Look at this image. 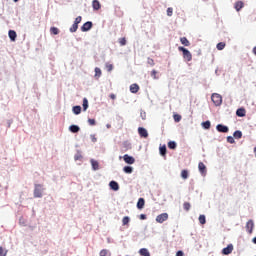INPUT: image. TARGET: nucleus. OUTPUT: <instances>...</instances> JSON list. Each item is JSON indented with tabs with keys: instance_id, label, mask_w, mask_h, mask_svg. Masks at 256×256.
<instances>
[{
	"instance_id": "obj_43",
	"label": "nucleus",
	"mask_w": 256,
	"mask_h": 256,
	"mask_svg": "<svg viewBox=\"0 0 256 256\" xmlns=\"http://www.w3.org/2000/svg\"><path fill=\"white\" fill-rule=\"evenodd\" d=\"M227 142L233 144V143H235V138H233V136H228Z\"/></svg>"
},
{
	"instance_id": "obj_24",
	"label": "nucleus",
	"mask_w": 256,
	"mask_h": 256,
	"mask_svg": "<svg viewBox=\"0 0 256 256\" xmlns=\"http://www.w3.org/2000/svg\"><path fill=\"white\" fill-rule=\"evenodd\" d=\"M89 109V100L87 98L83 99V111H87Z\"/></svg>"
},
{
	"instance_id": "obj_11",
	"label": "nucleus",
	"mask_w": 256,
	"mask_h": 256,
	"mask_svg": "<svg viewBox=\"0 0 256 256\" xmlns=\"http://www.w3.org/2000/svg\"><path fill=\"white\" fill-rule=\"evenodd\" d=\"M255 227V223H253V220H249L246 223V229L248 231V233H253V228Z\"/></svg>"
},
{
	"instance_id": "obj_41",
	"label": "nucleus",
	"mask_w": 256,
	"mask_h": 256,
	"mask_svg": "<svg viewBox=\"0 0 256 256\" xmlns=\"http://www.w3.org/2000/svg\"><path fill=\"white\" fill-rule=\"evenodd\" d=\"M173 117H174V121H175L176 123H179V121H181V115L175 114Z\"/></svg>"
},
{
	"instance_id": "obj_25",
	"label": "nucleus",
	"mask_w": 256,
	"mask_h": 256,
	"mask_svg": "<svg viewBox=\"0 0 256 256\" xmlns=\"http://www.w3.org/2000/svg\"><path fill=\"white\" fill-rule=\"evenodd\" d=\"M159 151H160V155H162L163 157H165V155H167V147L166 146H161Z\"/></svg>"
},
{
	"instance_id": "obj_3",
	"label": "nucleus",
	"mask_w": 256,
	"mask_h": 256,
	"mask_svg": "<svg viewBox=\"0 0 256 256\" xmlns=\"http://www.w3.org/2000/svg\"><path fill=\"white\" fill-rule=\"evenodd\" d=\"M34 197L36 199H40L43 197V185L41 184H36L34 188Z\"/></svg>"
},
{
	"instance_id": "obj_17",
	"label": "nucleus",
	"mask_w": 256,
	"mask_h": 256,
	"mask_svg": "<svg viewBox=\"0 0 256 256\" xmlns=\"http://www.w3.org/2000/svg\"><path fill=\"white\" fill-rule=\"evenodd\" d=\"M69 131H71V133H79V131H81V128H79V126L77 125H71L69 127Z\"/></svg>"
},
{
	"instance_id": "obj_15",
	"label": "nucleus",
	"mask_w": 256,
	"mask_h": 256,
	"mask_svg": "<svg viewBox=\"0 0 256 256\" xmlns=\"http://www.w3.org/2000/svg\"><path fill=\"white\" fill-rule=\"evenodd\" d=\"M180 42L182 45H184V47H189V45H191V42H189L187 37H181Z\"/></svg>"
},
{
	"instance_id": "obj_51",
	"label": "nucleus",
	"mask_w": 256,
	"mask_h": 256,
	"mask_svg": "<svg viewBox=\"0 0 256 256\" xmlns=\"http://www.w3.org/2000/svg\"><path fill=\"white\" fill-rule=\"evenodd\" d=\"M89 125H95V119H88Z\"/></svg>"
},
{
	"instance_id": "obj_56",
	"label": "nucleus",
	"mask_w": 256,
	"mask_h": 256,
	"mask_svg": "<svg viewBox=\"0 0 256 256\" xmlns=\"http://www.w3.org/2000/svg\"><path fill=\"white\" fill-rule=\"evenodd\" d=\"M17 1H19V0H14L15 3H17Z\"/></svg>"
},
{
	"instance_id": "obj_38",
	"label": "nucleus",
	"mask_w": 256,
	"mask_h": 256,
	"mask_svg": "<svg viewBox=\"0 0 256 256\" xmlns=\"http://www.w3.org/2000/svg\"><path fill=\"white\" fill-rule=\"evenodd\" d=\"M204 129H211V122L210 121H206L202 123Z\"/></svg>"
},
{
	"instance_id": "obj_57",
	"label": "nucleus",
	"mask_w": 256,
	"mask_h": 256,
	"mask_svg": "<svg viewBox=\"0 0 256 256\" xmlns=\"http://www.w3.org/2000/svg\"><path fill=\"white\" fill-rule=\"evenodd\" d=\"M0 189H1V184H0Z\"/></svg>"
},
{
	"instance_id": "obj_35",
	"label": "nucleus",
	"mask_w": 256,
	"mask_h": 256,
	"mask_svg": "<svg viewBox=\"0 0 256 256\" xmlns=\"http://www.w3.org/2000/svg\"><path fill=\"white\" fill-rule=\"evenodd\" d=\"M129 221H131V219L129 218V216H125L122 219V225H129Z\"/></svg>"
},
{
	"instance_id": "obj_29",
	"label": "nucleus",
	"mask_w": 256,
	"mask_h": 256,
	"mask_svg": "<svg viewBox=\"0 0 256 256\" xmlns=\"http://www.w3.org/2000/svg\"><path fill=\"white\" fill-rule=\"evenodd\" d=\"M225 45V42H219L216 47L218 51H223L225 49Z\"/></svg>"
},
{
	"instance_id": "obj_36",
	"label": "nucleus",
	"mask_w": 256,
	"mask_h": 256,
	"mask_svg": "<svg viewBox=\"0 0 256 256\" xmlns=\"http://www.w3.org/2000/svg\"><path fill=\"white\" fill-rule=\"evenodd\" d=\"M95 77L96 79H99V77H101V68H95Z\"/></svg>"
},
{
	"instance_id": "obj_2",
	"label": "nucleus",
	"mask_w": 256,
	"mask_h": 256,
	"mask_svg": "<svg viewBox=\"0 0 256 256\" xmlns=\"http://www.w3.org/2000/svg\"><path fill=\"white\" fill-rule=\"evenodd\" d=\"M211 100L216 107H219V105L223 103V97L221 96V94L213 93L211 96Z\"/></svg>"
},
{
	"instance_id": "obj_34",
	"label": "nucleus",
	"mask_w": 256,
	"mask_h": 256,
	"mask_svg": "<svg viewBox=\"0 0 256 256\" xmlns=\"http://www.w3.org/2000/svg\"><path fill=\"white\" fill-rule=\"evenodd\" d=\"M168 147L169 149H177V143H175V141H170Z\"/></svg>"
},
{
	"instance_id": "obj_53",
	"label": "nucleus",
	"mask_w": 256,
	"mask_h": 256,
	"mask_svg": "<svg viewBox=\"0 0 256 256\" xmlns=\"http://www.w3.org/2000/svg\"><path fill=\"white\" fill-rule=\"evenodd\" d=\"M110 99H112V100H115V99H117V96L115 95V94H110Z\"/></svg>"
},
{
	"instance_id": "obj_18",
	"label": "nucleus",
	"mask_w": 256,
	"mask_h": 256,
	"mask_svg": "<svg viewBox=\"0 0 256 256\" xmlns=\"http://www.w3.org/2000/svg\"><path fill=\"white\" fill-rule=\"evenodd\" d=\"M145 207V199L139 198L137 202V209H143Z\"/></svg>"
},
{
	"instance_id": "obj_42",
	"label": "nucleus",
	"mask_w": 256,
	"mask_h": 256,
	"mask_svg": "<svg viewBox=\"0 0 256 256\" xmlns=\"http://www.w3.org/2000/svg\"><path fill=\"white\" fill-rule=\"evenodd\" d=\"M82 19L83 18L81 16L76 17L74 24L79 25V23H81Z\"/></svg>"
},
{
	"instance_id": "obj_8",
	"label": "nucleus",
	"mask_w": 256,
	"mask_h": 256,
	"mask_svg": "<svg viewBox=\"0 0 256 256\" xmlns=\"http://www.w3.org/2000/svg\"><path fill=\"white\" fill-rule=\"evenodd\" d=\"M138 133H139L140 137H143L144 139H147L149 137V133L147 132V129H145L143 127L138 128Z\"/></svg>"
},
{
	"instance_id": "obj_27",
	"label": "nucleus",
	"mask_w": 256,
	"mask_h": 256,
	"mask_svg": "<svg viewBox=\"0 0 256 256\" xmlns=\"http://www.w3.org/2000/svg\"><path fill=\"white\" fill-rule=\"evenodd\" d=\"M123 171H124V173L131 174V173H133V167H131V166H125V167L123 168Z\"/></svg>"
},
{
	"instance_id": "obj_4",
	"label": "nucleus",
	"mask_w": 256,
	"mask_h": 256,
	"mask_svg": "<svg viewBox=\"0 0 256 256\" xmlns=\"http://www.w3.org/2000/svg\"><path fill=\"white\" fill-rule=\"evenodd\" d=\"M167 219H169V214H167V213H162V214H159V215L156 217V222H157V223H165V221H167Z\"/></svg>"
},
{
	"instance_id": "obj_33",
	"label": "nucleus",
	"mask_w": 256,
	"mask_h": 256,
	"mask_svg": "<svg viewBox=\"0 0 256 256\" xmlns=\"http://www.w3.org/2000/svg\"><path fill=\"white\" fill-rule=\"evenodd\" d=\"M77 29H79V25L77 24H73L71 27H70V33H76Z\"/></svg>"
},
{
	"instance_id": "obj_5",
	"label": "nucleus",
	"mask_w": 256,
	"mask_h": 256,
	"mask_svg": "<svg viewBox=\"0 0 256 256\" xmlns=\"http://www.w3.org/2000/svg\"><path fill=\"white\" fill-rule=\"evenodd\" d=\"M93 27V22L88 21L86 23H84L81 27V31H83L84 33L87 31H90Z\"/></svg>"
},
{
	"instance_id": "obj_19",
	"label": "nucleus",
	"mask_w": 256,
	"mask_h": 256,
	"mask_svg": "<svg viewBox=\"0 0 256 256\" xmlns=\"http://www.w3.org/2000/svg\"><path fill=\"white\" fill-rule=\"evenodd\" d=\"M131 93H138L139 92V85L138 84H132L130 86Z\"/></svg>"
},
{
	"instance_id": "obj_52",
	"label": "nucleus",
	"mask_w": 256,
	"mask_h": 256,
	"mask_svg": "<svg viewBox=\"0 0 256 256\" xmlns=\"http://www.w3.org/2000/svg\"><path fill=\"white\" fill-rule=\"evenodd\" d=\"M140 219H141L142 221L145 220V219H147V215L141 214V215H140Z\"/></svg>"
},
{
	"instance_id": "obj_48",
	"label": "nucleus",
	"mask_w": 256,
	"mask_h": 256,
	"mask_svg": "<svg viewBox=\"0 0 256 256\" xmlns=\"http://www.w3.org/2000/svg\"><path fill=\"white\" fill-rule=\"evenodd\" d=\"M92 143H97V137L95 135L90 136Z\"/></svg>"
},
{
	"instance_id": "obj_23",
	"label": "nucleus",
	"mask_w": 256,
	"mask_h": 256,
	"mask_svg": "<svg viewBox=\"0 0 256 256\" xmlns=\"http://www.w3.org/2000/svg\"><path fill=\"white\" fill-rule=\"evenodd\" d=\"M233 137L234 139H241V137H243V132L237 130L234 132Z\"/></svg>"
},
{
	"instance_id": "obj_50",
	"label": "nucleus",
	"mask_w": 256,
	"mask_h": 256,
	"mask_svg": "<svg viewBox=\"0 0 256 256\" xmlns=\"http://www.w3.org/2000/svg\"><path fill=\"white\" fill-rule=\"evenodd\" d=\"M176 256H185V253H183V251L179 250L176 252Z\"/></svg>"
},
{
	"instance_id": "obj_14",
	"label": "nucleus",
	"mask_w": 256,
	"mask_h": 256,
	"mask_svg": "<svg viewBox=\"0 0 256 256\" xmlns=\"http://www.w3.org/2000/svg\"><path fill=\"white\" fill-rule=\"evenodd\" d=\"M243 7H245V4L243 3V1H237L234 5V8L236 9V11L242 10Z\"/></svg>"
},
{
	"instance_id": "obj_46",
	"label": "nucleus",
	"mask_w": 256,
	"mask_h": 256,
	"mask_svg": "<svg viewBox=\"0 0 256 256\" xmlns=\"http://www.w3.org/2000/svg\"><path fill=\"white\" fill-rule=\"evenodd\" d=\"M107 71H113V64H106Z\"/></svg>"
},
{
	"instance_id": "obj_39",
	"label": "nucleus",
	"mask_w": 256,
	"mask_h": 256,
	"mask_svg": "<svg viewBox=\"0 0 256 256\" xmlns=\"http://www.w3.org/2000/svg\"><path fill=\"white\" fill-rule=\"evenodd\" d=\"M183 207L185 211H189V209H191V203L184 202Z\"/></svg>"
},
{
	"instance_id": "obj_55",
	"label": "nucleus",
	"mask_w": 256,
	"mask_h": 256,
	"mask_svg": "<svg viewBox=\"0 0 256 256\" xmlns=\"http://www.w3.org/2000/svg\"><path fill=\"white\" fill-rule=\"evenodd\" d=\"M254 243L256 244V237L253 239Z\"/></svg>"
},
{
	"instance_id": "obj_32",
	"label": "nucleus",
	"mask_w": 256,
	"mask_h": 256,
	"mask_svg": "<svg viewBox=\"0 0 256 256\" xmlns=\"http://www.w3.org/2000/svg\"><path fill=\"white\" fill-rule=\"evenodd\" d=\"M73 113L75 115H79L81 113V106H74L73 107Z\"/></svg>"
},
{
	"instance_id": "obj_13",
	"label": "nucleus",
	"mask_w": 256,
	"mask_h": 256,
	"mask_svg": "<svg viewBox=\"0 0 256 256\" xmlns=\"http://www.w3.org/2000/svg\"><path fill=\"white\" fill-rule=\"evenodd\" d=\"M92 7L94 11H99V9H101V3L99 2V0H93Z\"/></svg>"
},
{
	"instance_id": "obj_28",
	"label": "nucleus",
	"mask_w": 256,
	"mask_h": 256,
	"mask_svg": "<svg viewBox=\"0 0 256 256\" xmlns=\"http://www.w3.org/2000/svg\"><path fill=\"white\" fill-rule=\"evenodd\" d=\"M50 33H51L52 35H59V28H57V27H51V28H50Z\"/></svg>"
},
{
	"instance_id": "obj_44",
	"label": "nucleus",
	"mask_w": 256,
	"mask_h": 256,
	"mask_svg": "<svg viewBox=\"0 0 256 256\" xmlns=\"http://www.w3.org/2000/svg\"><path fill=\"white\" fill-rule=\"evenodd\" d=\"M167 15H168V17H172L173 16V8H168L167 9Z\"/></svg>"
},
{
	"instance_id": "obj_22",
	"label": "nucleus",
	"mask_w": 256,
	"mask_h": 256,
	"mask_svg": "<svg viewBox=\"0 0 256 256\" xmlns=\"http://www.w3.org/2000/svg\"><path fill=\"white\" fill-rule=\"evenodd\" d=\"M139 253L142 256H151V253H149V250H147L146 248L140 249Z\"/></svg>"
},
{
	"instance_id": "obj_21",
	"label": "nucleus",
	"mask_w": 256,
	"mask_h": 256,
	"mask_svg": "<svg viewBox=\"0 0 256 256\" xmlns=\"http://www.w3.org/2000/svg\"><path fill=\"white\" fill-rule=\"evenodd\" d=\"M91 165H92V169L94 171H98V169H99V162L98 161L92 159L91 160Z\"/></svg>"
},
{
	"instance_id": "obj_12",
	"label": "nucleus",
	"mask_w": 256,
	"mask_h": 256,
	"mask_svg": "<svg viewBox=\"0 0 256 256\" xmlns=\"http://www.w3.org/2000/svg\"><path fill=\"white\" fill-rule=\"evenodd\" d=\"M109 187H110V189H112V191H119V183H117L115 181H111L109 183Z\"/></svg>"
},
{
	"instance_id": "obj_31",
	"label": "nucleus",
	"mask_w": 256,
	"mask_h": 256,
	"mask_svg": "<svg viewBox=\"0 0 256 256\" xmlns=\"http://www.w3.org/2000/svg\"><path fill=\"white\" fill-rule=\"evenodd\" d=\"M100 256H111V253H109V250L102 249L99 253Z\"/></svg>"
},
{
	"instance_id": "obj_37",
	"label": "nucleus",
	"mask_w": 256,
	"mask_h": 256,
	"mask_svg": "<svg viewBox=\"0 0 256 256\" xmlns=\"http://www.w3.org/2000/svg\"><path fill=\"white\" fill-rule=\"evenodd\" d=\"M119 44L121 45V47H125V45H127V39L120 38L119 39Z\"/></svg>"
},
{
	"instance_id": "obj_49",
	"label": "nucleus",
	"mask_w": 256,
	"mask_h": 256,
	"mask_svg": "<svg viewBox=\"0 0 256 256\" xmlns=\"http://www.w3.org/2000/svg\"><path fill=\"white\" fill-rule=\"evenodd\" d=\"M83 156H81V154H76L75 156H74V159H75V161H79V159H81Z\"/></svg>"
},
{
	"instance_id": "obj_9",
	"label": "nucleus",
	"mask_w": 256,
	"mask_h": 256,
	"mask_svg": "<svg viewBox=\"0 0 256 256\" xmlns=\"http://www.w3.org/2000/svg\"><path fill=\"white\" fill-rule=\"evenodd\" d=\"M198 169H199L201 175L207 174V166H205V164L203 162H199Z\"/></svg>"
},
{
	"instance_id": "obj_45",
	"label": "nucleus",
	"mask_w": 256,
	"mask_h": 256,
	"mask_svg": "<svg viewBox=\"0 0 256 256\" xmlns=\"http://www.w3.org/2000/svg\"><path fill=\"white\" fill-rule=\"evenodd\" d=\"M148 65H151V67H153L155 65V60H153L152 58H148Z\"/></svg>"
},
{
	"instance_id": "obj_10",
	"label": "nucleus",
	"mask_w": 256,
	"mask_h": 256,
	"mask_svg": "<svg viewBox=\"0 0 256 256\" xmlns=\"http://www.w3.org/2000/svg\"><path fill=\"white\" fill-rule=\"evenodd\" d=\"M223 255H231L233 253V245L229 244L226 248L222 250Z\"/></svg>"
},
{
	"instance_id": "obj_30",
	"label": "nucleus",
	"mask_w": 256,
	"mask_h": 256,
	"mask_svg": "<svg viewBox=\"0 0 256 256\" xmlns=\"http://www.w3.org/2000/svg\"><path fill=\"white\" fill-rule=\"evenodd\" d=\"M181 177H182V179H188L189 178V171L182 170L181 171Z\"/></svg>"
},
{
	"instance_id": "obj_54",
	"label": "nucleus",
	"mask_w": 256,
	"mask_h": 256,
	"mask_svg": "<svg viewBox=\"0 0 256 256\" xmlns=\"http://www.w3.org/2000/svg\"><path fill=\"white\" fill-rule=\"evenodd\" d=\"M253 53H254V55H256V46L253 48Z\"/></svg>"
},
{
	"instance_id": "obj_47",
	"label": "nucleus",
	"mask_w": 256,
	"mask_h": 256,
	"mask_svg": "<svg viewBox=\"0 0 256 256\" xmlns=\"http://www.w3.org/2000/svg\"><path fill=\"white\" fill-rule=\"evenodd\" d=\"M151 77H153V79H157V71L156 70H152Z\"/></svg>"
},
{
	"instance_id": "obj_7",
	"label": "nucleus",
	"mask_w": 256,
	"mask_h": 256,
	"mask_svg": "<svg viewBox=\"0 0 256 256\" xmlns=\"http://www.w3.org/2000/svg\"><path fill=\"white\" fill-rule=\"evenodd\" d=\"M123 160L125 161V163H127L128 165H133V163H135V158L133 156H129L128 154H125L123 156Z\"/></svg>"
},
{
	"instance_id": "obj_40",
	"label": "nucleus",
	"mask_w": 256,
	"mask_h": 256,
	"mask_svg": "<svg viewBox=\"0 0 256 256\" xmlns=\"http://www.w3.org/2000/svg\"><path fill=\"white\" fill-rule=\"evenodd\" d=\"M0 256H7V250L0 246Z\"/></svg>"
},
{
	"instance_id": "obj_26",
	"label": "nucleus",
	"mask_w": 256,
	"mask_h": 256,
	"mask_svg": "<svg viewBox=\"0 0 256 256\" xmlns=\"http://www.w3.org/2000/svg\"><path fill=\"white\" fill-rule=\"evenodd\" d=\"M198 220H199L200 225H205L207 223L205 215H200Z\"/></svg>"
},
{
	"instance_id": "obj_20",
	"label": "nucleus",
	"mask_w": 256,
	"mask_h": 256,
	"mask_svg": "<svg viewBox=\"0 0 256 256\" xmlns=\"http://www.w3.org/2000/svg\"><path fill=\"white\" fill-rule=\"evenodd\" d=\"M245 109L244 108H239L237 111H236V115L237 117H245Z\"/></svg>"
},
{
	"instance_id": "obj_16",
	"label": "nucleus",
	"mask_w": 256,
	"mask_h": 256,
	"mask_svg": "<svg viewBox=\"0 0 256 256\" xmlns=\"http://www.w3.org/2000/svg\"><path fill=\"white\" fill-rule=\"evenodd\" d=\"M8 35L11 41H15V39H17V32H15V30H10L8 32Z\"/></svg>"
},
{
	"instance_id": "obj_6",
	"label": "nucleus",
	"mask_w": 256,
	"mask_h": 256,
	"mask_svg": "<svg viewBox=\"0 0 256 256\" xmlns=\"http://www.w3.org/2000/svg\"><path fill=\"white\" fill-rule=\"evenodd\" d=\"M216 129L219 133H229V127L223 125V124H218L216 126Z\"/></svg>"
},
{
	"instance_id": "obj_1",
	"label": "nucleus",
	"mask_w": 256,
	"mask_h": 256,
	"mask_svg": "<svg viewBox=\"0 0 256 256\" xmlns=\"http://www.w3.org/2000/svg\"><path fill=\"white\" fill-rule=\"evenodd\" d=\"M178 51L182 52L183 59L184 61H192L193 60V55L189 52V50L183 46L178 47Z\"/></svg>"
}]
</instances>
